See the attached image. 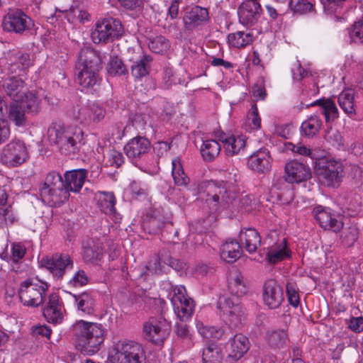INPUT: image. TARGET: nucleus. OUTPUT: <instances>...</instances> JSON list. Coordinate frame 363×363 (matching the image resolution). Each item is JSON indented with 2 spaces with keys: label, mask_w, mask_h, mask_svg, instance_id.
<instances>
[{
  "label": "nucleus",
  "mask_w": 363,
  "mask_h": 363,
  "mask_svg": "<svg viewBox=\"0 0 363 363\" xmlns=\"http://www.w3.org/2000/svg\"><path fill=\"white\" fill-rule=\"evenodd\" d=\"M228 41L231 47L242 48L252 43L253 35L250 33L238 31L230 33L228 35Z\"/></svg>",
  "instance_id": "obj_42"
},
{
  "label": "nucleus",
  "mask_w": 363,
  "mask_h": 363,
  "mask_svg": "<svg viewBox=\"0 0 363 363\" xmlns=\"http://www.w3.org/2000/svg\"><path fill=\"white\" fill-rule=\"evenodd\" d=\"M40 264L57 279L62 278L67 269L73 267V261L67 254H56L51 257H44Z\"/></svg>",
  "instance_id": "obj_15"
},
{
  "label": "nucleus",
  "mask_w": 363,
  "mask_h": 363,
  "mask_svg": "<svg viewBox=\"0 0 363 363\" xmlns=\"http://www.w3.org/2000/svg\"><path fill=\"white\" fill-rule=\"evenodd\" d=\"M123 32V26L120 20L111 17L104 18L95 23L91 38L94 43H108L118 39Z\"/></svg>",
  "instance_id": "obj_7"
},
{
  "label": "nucleus",
  "mask_w": 363,
  "mask_h": 363,
  "mask_svg": "<svg viewBox=\"0 0 363 363\" xmlns=\"http://www.w3.org/2000/svg\"><path fill=\"white\" fill-rule=\"evenodd\" d=\"M220 140L223 145L224 151L228 156L238 155L245 150L246 137L243 135L222 134Z\"/></svg>",
  "instance_id": "obj_25"
},
{
  "label": "nucleus",
  "mask_w": 363,
  "mask_h": 363,
  "mask_svg": "<svg viewBox=\"0 0 363 363\" xmlns=\"http://www.w3.org/2000/svg\"><path fill=\"white\" fill-rule=\"evenodd\" d=\"M344 167L340 161L323 158L315 162V172L319 182L328 187H337L342 182Z\"/></svg>",
  "instance_id": "obj_6"
},
{
  "label": "nucleus",
  "mask_w": 363,
  "mask_h": 363,
  "mask_svg": "<svg viewBox=\"0 0 363 363\" xmlns=\"http://www.w3.org/2000/svg\"><path fill=\"white\" fill-rule=\"evenodd\" d=\"M150 149V141L146 137L141 135L129 140L123 147L124 153L133 163L142 160Z\"/></svg>",
  "instance_id": "obj_14"
},
{
  "label": "nucleus",
  "mask_w": 363,
  "mask_h": 363,
  "mask_svg": "<svg viewBox=\"0 0 363 363\" xmlns=\"http://www.w3.org/2000/svg\"><path fill=\"white\" fill-rule=\"evenodd\" d=\"M63 186L65 184L60 174L52 171L47 174L43 184L40 187V194H43L45 190L62 188Z\"/></svg>",
  "instance_id": "obj_45"
},
{
  "label": "nucleus",
  "mask_w": 363,
  "mask_h": 363,
  "mask_svg": "<svg viewBox=\"0 0 363 363\" xmlns=\"http://www.w3.org/2000/svg\"><path fill=\"white\" fill-rule=\"evenodd\" d=\"M349 34L352 41L363 43V20L355 22L350 29Z\"/></svg>",
  "instance_id": "obj_57"
},
{
  "label": "nucleus",
  "mask_w": 363,
  "mask_h": 363,
  "mask_svg": "<svg viewBox=\"0 0 363 363\" xmlns=\"http://www.w3.org/2000/svg\"><path fill=\"white\" fill-rule=\"evenodd\" d=\"M43 201L50 206H60L67 201L69 193L65 186L62 188L45 190L40 194Z\"/></svg>",
  "instance_id": "obj_29"
},
{
  "label": "nucleus",
  "mask_w": 363,
  "mask_h": 363,
  "mask_svg": "<svg viewBox=\"0 0 363 363\" xmlns=\"http://www.w3.org/2000/svg\"><path fill=\"white\" fill-rule=\"evenodd\" d=\"M11 64L9 67V74H18V70H25L32 65V60L28 53L18 51L11 57Z\"/></svg>",
  "instance_id": "obj_34"
},
{
  "label": "nucleus",
  "mask_w": 363,
  "mask_h": 363,
  "mask_svg": "<svg viewBox=\"0 0 363 363\" xmlns=\"http://www.w3.org/2000/svg\"><path fill=\"white\" fill-rule=\"evenodd\" d=\"M147 269L152 274H160L162 272L160 258L158 255H155L147 265Z\"/></svg>",
  "instance_id": "obj_64"
},
{
  "label": "nucleus",
  "mask_w": 363,
  "mask_h": 363,
  "mask_svg": "<svg viewBox=\"0 0 363 363\" xmlns=\"http://www.w3.org/2000/svg\"><path fill=\"white\" fill-rule=\"evenodd\" d=\"M149 117L145 114H135L133 119V125L135 130L142 135H146L151 129L150 123H148Z\"/></svg>",
  "instance_id": "obj_50"
},
{
  "label": "nucleus",
  "mask_w": 363,
  "mask_h": 363,
  "mask_svg": "<svg viewBox=\"0 0 363 363\" xmlns=\"http://www.w3.org/2000/svg\"><path fill=\"white\" fill-rule=\"evenodd\" d=\"M286 290L289 303L294 307H297L299 304L300 298L296 284L288 282L286 286Z\"/></svg>",
  "instance_id": "obj_56"
},
{
  "label": "nucleus",
  "mask_w": 363,
  "mask_h": 363,
  "mask_svg": "<svg viewBox=\"0 0 363 363\" xmlns=\"http://www.w3.org/2000/svg\"><path fill=\"white\" fill-rule=\"evenodd\" d=\"M239 242L249 253H253L261 244V237L254 228L242 229L239 235Z\"/></svg>",
  "instance_id": "obj_27"
},
{
  "label": "nucleus",
  "mask_w": 363,
  "mask_h": 363,
  "mask_svg": "<svg viewBox=\"0 0 363 363\" xmlns=\"http://www.w3.org/2000/svg\"><path fill=\"white\" fill-rule=\"evenodd\" d=\"M29 157L26 144L21 140L13 139L1 150V162L9 167L21 165Z\"/></svg>",
  "instance_id": "obj_10"
},
{
  "label": "nucleus",
  "mask_w": 363,
  "mask_h": 363,
  "mask_svg": "<svg viewBox=\"0 0 363 363\" xmlns=\"http://www.w3.org/2000/svg\"><path fill=\"white\" fill-rule=\"evenodd\" d=\"M26 249L25 246L19 242H14L11 245V254L8 257L9 262H18L22 259L26 254Z\"/></svg>",
  "instance_id": "obj_54"
},
{
  "label": "nucleus",
  "mask_w": 363,
  "mask_h": 363,
  "mask_svg": "<svg viewBox=\"0 0 363 363\" xmlns=\"http://www.w3.org/2000/svg\"><path fill=\"white\" fill-rule=\"evenodd\" d=\"M262 298L269 308H277L284 300L283 289L277 281L269 279L264 284Z\"/></svg>",
  "instance_id": "obj_17"
},
{
  "label": "nucleus",
  "mask_w": 363,
  "mask_h": 363,
  "mask_svg": "<svg viewBox=\"0 0 363 363\" xmlns=\"http://www.w3.org/2000/svg\"><path fill=\"white\" fill-rule=\"evenodd\" d=\"M247 123L251 130H257L261 127V118L256 104H253L250 109L247 116Z\"/></svg>",
  "instance_id": "obj_55"
},
{
  "label": "nucleus",
  "mask_w": 363,
  "mask_h": 363,
  "mask_svg": "<svg viewBox=\"0 0 363 363\" xmlns=\"http://www.w3.org/2000/svg\"><path fill=\"white\" fill-rule=\"evenodd\" d=\"M345 0H320L323 9L328 13H335Z\"/></svg>",
  "instance_id": "obj_61"
},
{
  "label": "nucleus",
  "mask_w": 363,
  "mask_h": 363,
  "mask_svg": "<svg viewBox=\"0 0 363 363\" xmlns=\"http://www.w3.org/2000/svg\"><path fill=\"white\" fill-rule=\"evenodd\" d=\"M65 18L71 23H74L77 21L84 23L89 20V14L86 11L80 10L78 8H72L65 12Z\"/></svg>",
  "instance_id": "obj_52"
},
{
  "label": "nucleus",
  "mask_w": 363,
  "mask_h": 363,
  "mask_svg": "<svg viewBox=\"0 0 363 363\" xmlns=\"http://www.w3.org/2000/svg\"><path fill=\"white\" fill-rule=\"evenodd\" d=\"M169 296L178 319L182 322L189 320L193 313L194 304L193 300L187 296L185 287L182 285L172 287Z\"/></svg>",
  "instance_id": "obj_11"
},
{
  "label": "nucleus",
  "mask_w": 363,
  "mask_h": 363,
  "mask_svg": "<svg viewBox=\"0 0 363 363\" xmlns=\"http://www.w3.org/2000/svg\"><path fill=\"white\" fill-rule=\"evenodd\" d=\"M72 296L77 311L86 315L93 313L95 301L90 294L84 292L79 295H72Z\"/></svg>",
  "instance_id": "obj_37"
},
{
  "label": "nucleus",
  "mask_w": 363,
  "mask_h": 363,
  "mask_svg": "<svg viewBox=\"0 0 363 363\" xmlns=\"http://www.w3.org/2000/svg\"><path fill=\"white\" fill-rule=\"evenodd\" d=\"M16 221V216L10 206H0V228L13 225Z\"/></svg>",
  "instance_id": "obj_51"
},
{
  "label": "nucleus",
  "mask_w": 363,
  "mask_h": 363,
  "mask_svg": "<svg viewBox=\"0 0 363 363\" xmlns=\"http://www.w3.org/2000/svg\"><path fill=\"white\" fill-rule=\"evenodd\" d=\"M18 103H21V105L24 108H26L28 112L37 113L39 110L40 100L32 91H26L23 101H18Z\"/></svg>",
  "instance_id": "obj_49"
},
{
  "label": "nucleus",
  "mask_w": 363,
  "mask_h": 363,
  "mask_svg": "<svg viewBox=\"0 0 363 363\" xmlns=\"http://www.w3.org/2000/svg\"><path fill=\"white\" fill-rule=\"evenodd\" d=\"M259 4L253 0H245L239 7V21L244 26H251L259 18L261 15Z\"/></svg>",
  "instance_id": "obj_19"
},
{
  "label": "nucleus",
  "mask_w": 363,
  "mask_h": 363,
  "mask_svg": "<svg viewBox=\"0 0 363 363\" xmlns=\"http://www.w3.org/2000/svg\"><path fill=\"white\" fill-rule=\"evenodd\" d=\"M108 359L111 363H145V354L138 342L122 340L113 345Z\"/></svg>",
  "instance_id": "obj_5"
},
{
  "label": "nucleus",
  "mask_w": 363,
  "mask_h": 363,
  "mask_svg": "<svg viewBox=\"0 0 363 363\" xmlns=\"http://www.w3.org/2000/svg\"><path fill=\"white\" fill-rule=\"evenodd\" d=\"M337 102L342 110L350 117L356 116L354 91L351 89L343 90L337 97Z\"/></svg>",
  "instance_id": "obj_31"
},
{
  "label": "nucleus",
  "mask_w": 363,
  "mask_h": 363,
  "mask_svg": "<svg viewBox=\"0 0 363 363\" xmlns=\"http://www.w3.org/2000/svg\"><path fill=\"white\" fill-rule=\"evenodd\" d=\"M43 315L48 322L59 324L63 320V306L60 296L55 293L48 297V302L43 309Z\"/></svg>",
  "instance_id": "obj_21"
},
{
  "label": "nucleus",
  "mask_w": 363,
  "mask_h": 363,
  "mask_svg": "<svg viewBox=\"0 0 363 363\" xmlns=\"http://www.w3.org/2000/svg\"><path fill=\"white\" fill-rule=\"evenodd\" d=\"M9 118L17 126H23L26 123L25 111L18 102L11 104L9 111Z\"/></svg>",
  "instance_id": "obj_46"
},
{
  "label": "nucleus",
  "mask_w": 363,
  "mask_h": 363,
  "mask_svg": "<svg viewBox=\"0 0 363 363\" xmlns=\"http://www.w3.org/2000/svg\"><path fill=\"white\" fill-rule=\"evenodd\" d=\"M96 197L101 211L106 214L114 213L116 199L113 192L98 191Z\"/></svg>",
  "instance_id": "obj_38"
},
{
  "label": "nucleus",
  "mask_w": 363,
  "mask_h": 363,
  "mask_svg": "<svg viewBox=\"0 0 363 363\" xmlns=\"http://www.w3.org/2000/svg\"><path fill=\"white\" fill-rule=\"evenodd\" d=\"M126 69L122 61L117 58H112L110 61L108 72L111 75H121L125 74Z\"/></svg>",
  "instance_id": "obj_59"
},
{
  "label": "nucleus",
  "mask_w": 363,
  "mask_h": 363,
  "mask_svg": "<svg viewBox=\"0 0 363 363\" xmlns=\"http://www.w3.org/2000/svg\"><path fill=\"white\" fill-rule=\"evenodd\" d=\"M311 105L320 107V111L325 116L326 123L333 122L339 118L338 108L335 101L330 98H321L315 101Z\"/></svg>",
  "instance_id": "obj_30"
},
{
  "label": "nucleus",
  "mask_w": 363,
  "mask_h": 363,
  "mask_svg": "<svg viewBox=\"0 0 363 363\" xmlns=\"http://www.w3.org/2000/svg\"><path fill=\"white\" fill-rule=\"evenodd\" d=\"M220 152V145L213 139H208L203 141L201 147V153L204 160L213 161L217 157Z\"/></svg>",
  "instance_id": "obj_40"
},
{
  "label": "nucleus",
  "mask_w": 363,
  "mask_h": 363,
  "mask_svg": "<svg viewBox=\"0 0 363 363\" xmlns=\"http://www.w3.org/2000/svg\"><path fill=\"white\" fill-rule=\"evenodd\" d=\"M209 16L207 9L199 6H191L186 8L182 17L185 29L193 30L208 21Z\"/></svg>",
  "instance_id": "obj_18"
},
{
  "label": "nucleus",
  "mask_w": 363,
  "mask_h": 363,
  "mask_svg": "<svg viewBox=\"0 0 363 363\" xmlns=\"http://www.w3.org/2000/svg\"><path fill=\"white\" fill-rule=\"evenodd\" d=\"M50 142L57 145L60 152L65 155L79 152L82 144L84 132L76 125L64 126L55 124L48 130Z\"/></svg>",
  "instance_id": "obj_2"
},
{
  "label": "nucleus",
  "mask_w": 363,
  "mask_h": 363,
  "mask_svg": "<svg viewBox=\"0 0 363 363\" xmlns=\"http://www.w3.org/2000/svg\"><path fill=\"white\" fill-rule=\"evenodd\" d=\"M172 175L174 184L179 186H187L190 182L189 177L186 174L179 157H176L172 161Z\"/></svg>",
  "instance_id": "obj_39"
},
{
  "label": "nucleus",
  "mask_w": 363,
  "mask_h": 363,
  "mask_svg": "<svg viewBox=\"0 0 363 363\" xmlns=\"http://www.w3.org/2000/svg\"><path fill=\"white\" fill-rule=\"evenodd\" d=\"M286 180L289 183H300L311 178L308 166L297 160H291L285 165Z\"/></svg>",
  "instance_id": "obj_20"
},
{
  "label": "nucleus",
  "mask_w": 363,
  "mask_h": 363,
  "mask_svg": "<svg viewBox=\"0 0 363 363\" xmlns=\"http://www.w3.org/2000/svg\"><path fill=\"white\" fill-rule=\"evenodd\" d=\"M250 169L259 173H265L271 169L272 158L267 149H260L254 152L247 160Z\"/></svg>",
  "instance_id": "obj_24"
},
{
  "label": "nucleus",
  "mask_w": 363,
  "mask_h": 363,
  "mask_svg": "<svg viewBox=\"0 0 363 363\" xmlns=\"http://www.w3.org/2000/svg\"><path fill=\"white\" fill-rule=\"evenodd\" d=\"M241 245L235 240H227L220 248V257L227 262H234L242 255Z\"/></svg>",
  "instance_id": "obj_33"
},
{
  "label": "nucleus",
  "mask_w": 363,
  "mask_h": 363,
  "mask_svg": "<svg viewBox=\"0 0 363 363\" xmlns=\"http://www.w3.org/2000/svg\"><path fill=\"white\" fill-rule=\"evenodd\" d=\"M148 47L155 53L163 54L169 49L170 43L164 36L159 35L150 39Z\"/></svg>",
  "instance_id": "obj_47"
},
{
  "label": "nucleus",
  "mask_w": 363,
  "mask_h": 363,
  "mask_svg": "<svg viewBox=\"0 0 363 363\" xmlns=\"http://www.w3.org/2000/svg\"><path fill=\"white\" fill-rule=\"evenodd\" d=\"M250 349L248 338L242 334L238 333L229 339L226 345V351L228 357L234 360L241 359Z\"/></svg>",
  "instance_id": "obj_22"
},
{
  "label": "nucleus",
  "mask_w": 363,
  "mask_h": 363,
  "mask_svg": "<svg viewBox=\"0 0 363 363\" xmlns=\"http://www.w3.org/2000/svg\"><path fill=\"white\" fill-rule=\"evenodd\" d=\"M202 359L203 363H220L223 359L220 349L217 344L212 342L203 350Z\"/></svg>",
  "instance_id": "obj_44"
},
{
  "label": "nucleus",
  "mask_w": 363,
  "mask_h": 363,
  "mask_svg": "<svg viewBox=\"0 0 363 363\" xmlns=\"http://www.w3.org/2000/svg\"><path fill=\"white\" fill-rule=\"evenodd\" d=\"M171 325L164 317H152L144 323L143 333L145 339L155 345H161L170 333Z\"/></svg>",
  "instance_id": "obj_12"
},
{
  "label": "nucleus",
  "mask_w": 363,
  "mask_h": 363,
  "mask_svg": "<svg viewBox=\"0 0 363 363\" xmlns=\"http://www.w3.org/2000/svg\"><path fill=\"white\" fill-rule=\"evenodd\" d=\"M106 115L105 109L96 102H89L74 111V117L81 123L89 124L98 123L103 120Z\"/></svg>",
  "instance_id": "obj_16"
},
{
  "label": "nucleus",
  "mask_w": 363,
  "mask_h": 363,
  "mask_svg": "<svg viewBox=\"0 0 363 363\" xmlns=\"http://www.w3.org/2000/svg\"><path fill=\"white\" fill-rule=\"evenodd\" d=\"M88 281L89 277L86 273L84 270H79L69 281L68 284L73 287H79L86 285Z\"/></svg>",
  "instance_id": "obj_58"
},
{
  "label": "nucleus",
  "mask_w": 363,
  "mask_h": 363,
  "mask_svg": "<svg viewBox=\"0 0 363 363\" xmlns=\"http://www.w3.org/2000/svg\"><path fill=\"white\" fill-rule=\"evenodd\" d=\"M269 262L275 264L290 257V250L284 238L272 245L267 254Z\"/></svg>",
  "instance_id": "obj_32"
},
{
  "label": "nucleus",
  "mask_w": 363,
  "mask_h": 363,
  "mask_svg": "<svg viewBox=\"0 0 363 363\" xmlns=\"http://www.w3.org/2000/svg\"><path fill=\"white\" fill-rule=\"evenodd\" d=\"M152 57L144 55L131 65V74L137 79H140L149 74Z\"/></svg>",
  "instance_id": "obj_35"
},
{
  "label": "nucleus",
  "mask_w": 363,
  "mask_h": 363,
  "mask_svg": "<svg viewBox=\"0 0 363 363\" xmlns=\"http://www.w3.org/2000/svg\"><path fill=\"white\" fill-rule=\"evenodd\" d=\"M49 284L38 279H29L21 282L18 294L21 303L26 306H39L44 300Z\"/></svg>",
  "instance_id": "obj_8"
},
{
  "label": "nucleus",
  "mask_w": 363,
  "mask_h": 363,
  "mask_svg": "<svg viewBox=\"0 0 363 363\" xmlns=\"http://www.w3.org/2000/svg\"><path fill=\"white\" fill-rule=\"evenodd\" d=\"M86 177V172L83 169L67 172L65 174V187L69 191L79 192L82 188Z\"/></svg>",
  "instance_id": "obj_28"
},
{
  "label": "nucleus",
  "mask_w": 363,
  "mask_h": 363,
  "mask_svg": "<svg viewBox=\"0 0 363 363\" xmlns=\"http://www.w3.org/2000/svg\"><path fill=\"white\" fill-rule=\"evenodd\" d=\"M286 147L287 150L292 151L293 152L303 155V156H311V150L310 148L307 147L305 145H294L293 143H287L286 144Z\"/></svg>",
  "instance_id": "obj_62"
},
{
  "label": "nucleus",
  "mask_w": 363,
  "mask_h": 363,
  "mask_svg": "<svg viewBox=\"0 0 363 363\" xmlns=\"http://www.w3.org/2000/svg\"><path fill=\"white\" fill-rule=\"evenodd\" d=\"M218 313L227 324L236 326L245 319V308L235 296H221L218 301Z\"/></svg>",
  "instance_id": "obj_9"
},
{
  "label": "nucleus",
  "mask_w": 363,
  "mask_h": 363,
  "mask_svg": "<svg viewBox=\"0 0 363 363\" xmlns=\"http://www.w3.org/2000/svg\"><path fill=\"white\" fill-rule=\"evenodd\" d=\"M75 348L86 355L96 354L104 341V329L101 324L83 320L72 326Z\"/></svg>",
  "instance_id": "obj_1"
},
{
  "label": "nucleus",
  "mask_w": 363,
  "mask_h": 363,
  "mask_svg": "<svg viewBox=\"0 0 363 363\" xmlns=\"http://www.w3.org/2000/svg\"><path fill=\"white\" fill-rule=\"evenodd\" d=\"M175 333L181 339L191 340V335L189 326L185 323H177L175 325Z\"/></svg>",
  "instance_id": "obj_63"
},
{
  "label": "nucleus",
  "mask_w": 363,
  "mask_h": 363,
  "mask_svg": "<svg viewBox=\"0 0 363 363\" xmlns=\"http://www.w3.org/2000/svg\"><path fill=\"white\" fill-rule=\"evenodd\" d=\"M196 326L198 333L205 339L219 340L224 334L222 328L206 325L201 321H196Z\"/></svg>",
  "instance_id": "obj_43"
},
{
  "label": "nucleus",
  "mask_w": 363,
  "mask_h": 363,
  "mask_svg": "<svg viewBox=\"0 0 363 363\" xmlns=\"http://www.w3.org/2000/svg\"><path fill=\"white\" fill-rule=\"evenodd\" d=\"M313 213L315 220L323 228L335 232L342 228V223L336 219L335 216L329 208L318 206L314 208Z\"/></svg>",
  "instance_id": "obj_23"
},
{
  "label": "nucleus",
  "mask_w": 363,
  "mask_h": 363,
  "mask_svg": "<svg viewBox=\"0 0 363 363\" xmlns=\"http://www.w3.org/2000/svg\"><path fill=\"white\" fill-rule=\"evenodd\" d=\"M206 192L199 193V198L206 200L210 211L213 213L229 208L235 198V193L229 189L226 183L211 182L206 185Z\"/></svg>",
  "instance_id": "obj_4"
},
{
  "label": "nucleus",
  "mask_w": 363,
  "mask_h": 363,
  "mask_svg": "<svg viewBox=\"0 0 363 363\" xmlns=\"http://www.w3.org/2000/svg\"><path fill=\"white\" fill-rule=\"evenodd\" d=\"M322 125L323 121L320 116L311 115L301 123V131L303 135L313 138L319 133Z\"/></svg>",
  "instance_id": "obj_36"
},
{
  "label": "nucleus",
  "mask_w": 363,
  "mask_h": 363,
  "mask_svg": "<svg viewBox=\"0 0 363 363\" xmlns=\"http://www.w3.org/2000/svg\"><path fill=\"white\" fill-rule=\"evenodd\" d=\"M101 252L91 247H83L82 257L85 262L93 263L99 259Z\"/></svg>",
  "instance_id": "obj_60"
},
{
  "label": "nucleus",
  "mask_w": 363,
  "mask_h": 363,
  "mask_svg": "<svg viewBox=\"0 0 363 363\" xmlns=\"http://www.w3.org/2000/svg\"><path fill=\"white\" fill-rule=\"evenodd\" d=\"M269 345L274 348H281L289 340L287 331L284 329L269 331L266 336Z\"/></svg>",
  "instance_id": "obj_41"
},
{
  "label": "nucleus",
  "mask_w": 363,
  "mask_h": 363,
  "mask_svg": "<svg viewBox=\"0 0 363 363\" xmlns=\"http://www.w3.org/2000/svg\"><path fill=\"white\" fill-rule=\"evenodd\" d=\"M289 6L295 13L303 14L313 9V5L307 0H290Z\"/></svg>",
  "instance_id": "obj_53"
},
{
  "label": "nucleus",
  "mask_w": 363,
  "mask_h": 363,
  "mask_svg": "<svg viewBox=\"0 0 363 363\" xmlns=\"http://www.w3.org/2000/svg\"><path fill=\"white\" fill-rule=\"evenodd\" d=\"M3 88L6 94L15 102L23 101L25 93L27 91L24 81L16 77L6 79Z\"/></svg>",
  "instance_id": "obj_26"
},
{
  "label": "nucleus",
  "mask_w": 363,
  "mask_h": 363,
  "mask_svg": "<svg viewBox=\"0 0 363 363\" xmlns=\"http://www.w3.org/2000/svg\"><path fill=\"white\" fill-rule=\"evenodd\" d=\"M2 26L4 30L21 34L29 30L33 26V22L21 9H13L4 16Z\"/></svg>",
  "instance_id": "obj_13"
},
{
  "label": "nucleus",
  "mask_w": 363,
  "mask_h": 363,
  "mask_svg": "<svg viewBox=\"0 0 363 363\" xmlns=\"http://www.w3.org/2000/svg\"><path fill=\"white\" fill-rule=\"evenodd\" d=\"M101 60L98 53L89 48L81 49L77 68V80L83 88L94 87L99 82Z\"/></svg>",
  "instance_id": "obj_3"
},
{
  "label": "nucleus",
  "mask_w": 363,
  "mask_h": 363,
  "mask_svg": "<svg viewBox=\"0 0 363 363\" xmlns=\"http://www.w3.org/2000/svg\"><path fill=\"white\" fill-rule=\"evenodd\" d=\"M229 289L230 292L235 295L236 298L243 296L247 291V288L243 281V277L240 274H237L230 279Z\"/></svg>",
  "instance_id": "obj_48"
}]
</instances>
